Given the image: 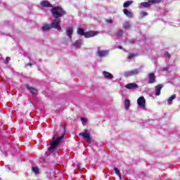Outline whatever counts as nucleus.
<instances>
[{"label": "nucleus", "mask_w": 180, "mask_h": 180, "mask_svg": "<svg viewBox=\"0 0 180 180\" xmlns=\"http://www.w3.org/2000/svg\"><path fill=\"white\" fill-rule=\"evenodd\" d=\"M51 16L55 19H61V18L67 15V13L65 11H64V8L60 6L53 7L51 9Z\"/></svg>", "instance_id": "1"}, {"label": "nucleus", "mask_w": 180, "mask_h": 180, "mask_svg": "<svg viewBox=\"0 0 180 180\" xmlns=\"http://www.w3.org/2000/svg\"><path fill=\"white\" fill-rule=\"evenodd\" d=\"M63 139H64V135L58 137L56 140L50 143V146L48 148V150H49V151L51 150H56V148L61 144V140H63Z\"/></svg>", "instance_id": "2"}, {"label": "nucleus", "mask_w": 180, "mask_h": 180, "mask_svg": "<svg viewBox=\"0 0 180 180\" xmlns=\"http://www.w3.org/2000/svg\"><path fill=\"white\" fill-rule=\"evenodd\" d=\"M140 74V70L134 69L129 71H126L124 72V77H134L136 75H139Z\"/></svg>", "instance_id": "3"}, {"label": "nucleus", "mask_w": 180, "mask_h": 180, "mask_svg": "<svg viewBox=\"0 0 180 180\" xmlns=\"http://www.w3.org/2000/svg\"><path fill=\"white\" fill-rule=\"evenodd\" d=\"M60 23H61V18H55V20L51 23V26L52 29H56V30H60L61 29Z\"/></svg>", "instance_id": "4"}, {"label": "nucleus", "mask_w": 180, "mask_h": 180, "mask_svg": "<svg viewBox=\"0 0 180 180\" xmlns=\"http://www.w3.org/2000/svg\"><path fill=\"white\" fill-rule=\"evenodd\" d=\"M79 136H81L83 137V139H85L86 141L89 144H91V134L88 132H82L79 134Z\"/></svg>", "instance_id": "5"}, {"label": "nucleus", "mask_w": 180, "mask_h": 180, "mask_svg": "<svg viewBox=\"0 0 180 180\" xmlns=\"http://www.w3.org/2000/svg\"><path fill=\"white\" fill-rule=\"evenodd\" d=\"M138 105L141 108H144L146 106V98L143 96H141L137 100Z\"/></svg>", "instance_id": "6"}, {"label": "nucleus", "mask_w": 180, "mask_h": 180, "mask_svg": "<svg viewBox=\"0 0 180 180\" xmlns=\"http://www.w3.org/2000/svg\"><path fill=\"white\" fill-rule=\"evenodd\" d=\"M125 88H127V89H137V88H139V84H136V83H129L125 85Z\"/></svg>", "instance_id": "7"}, {"label": "nucleus", "mask_w": 180, "mask_h": 180, "mask_svg": "<svg viewBox=\"0 0 180 180\" xmlns=\"http://www.w3.org/2000/svg\"><path fill=\"white\" fill-rule=\"evenodd\" d=\"M155 95L156 96H160V95H161V89H162V88H164V84H159L158 86H155Z\"/></svg>", "instance_id": "8"}, {"label": "nucleus", "mask_w": 180, "mask_h": 180, "mask_svg": "<svg viewBox=\"0 0 180 180\" xmlns=\"http://www.w3.org/2000/svg\"><path fill=\"white\" fill-rule=\"evenodd\" d=\"M97 34H98V32H93V31L86 32L84 34V37L86 39H89V37H94L96 36Z\"/></svg>", "instance_id": "9"}, {"label": "nucleus", "mask_w": 180, "mask_h": 180, "mask_svg": "<svg viewBox=\"0 0 180 180\" xmlns=\"http://www.w3.org/2000/svg\"><path fill=\"white\" fill-rule=\"evenodd\" d=\"M40 5L42 8H53V5L49 1H41Z\"/></svg>", "instance_id": "10"}, {"label": "nucleus", "mask_w": 180, "mask_h": 180, "mask_svg": "<svg viewBox=\"0 0 180 180\" xmlns=\"http://www.w3.org/2000/svg\"><path fill=\"white\" fill-rule=\"evenodd\" d=\"M26 87H27V89H28L30 92H31V94H32L33 95H37L39 91L36 88L30 86L29 84H27Z\"/></svg>", "instance_id": "11"}, {"label": "nucleus", "mask_w": 180, "mask_h": 180, "mask_svg": "<svg viewBox=\"0 0 180 180\" xmlns=\"http://www.w3.org/2000/svg\"><path fill=\"white\" fill-rule=\"evenodd\" d=\"M148 84H154L155 82V75L154 73H150L148 75Z\"/></svg>", "instance_id": "12"}, {"label": "nucleus", "mask_w": 180, "mask_h": 180, "mask_svg": "<svg viewBox=\"0 0 180 180\" xmlns=\"http://www.w3.org/2000/svg\"><path fill=\"white\" fill-rule=\"evenodd\" d=\"M51 29H53L51 27V24H44V25L41 27L42 32H47L50 30Z\"/></svg>", "instance_id": "13"}, {"label": "nucleus", "mask_w": 180, "mask_h": 180, "mask_svg": "<svg viewBox=\"0 0 180 180\" xmlns=\"http://www.w3.org/2000/svg\"><path fill=\"white\" fill-rule=\"evenodd\" d=\"M97 54L98 57L102 58V57H106L108 53V51H98Z\"/></svg>", "instance_id": "14"}, {"label": "nucleus", "mask_w": 180, "mask_h": 180, "mask_svg": "<svg viewBox=\"0 0 180 180\" xmlns=\"http://www.w3.org/2000/svg\"><path fill=\"white\" fill-rule=\"evenodd\" d=\"M72 33H74V30L72 29V27H68L66 30V35L68 37H71L72 36Z\"/></svg>", "instance_id": "15"}, {"label": "nucleus", "mask_w": 180, "mask_h": 180, "mask_svg": "<svg viewBox=\"0 0 180 180\" xmlns=\"http://www.w3.org/2000/svg\"><path fill=\"white\" fill-rule=\"evenodd\" d=\"M150 0H148V2H142L140 4L141 8H150L151 6V4H150Z\"/></svg>", "instance_id": "16"}, {"label": "nucleus", "mask_w": 180, "mask_h": 180, "mask_svg": "<svg viewBox=\"0 0 180 180\" xmlns=\"http://www.w3.org/2000/svg\"><path fill=\"white\" fill-rule=\"evenodd\" d=\"M103 75L105 78H109V79H112V78H113V75L110 74L109 72L104 71Z\"/></svg>", "instance_id": "17"}, {"label": "nucleus", "mask_w": 180, "mask_h": 180, "mask_svg": "<svg viewBox=\"0 0 180 180\" xmlns=\"http://www.w3.org/2000/svg\"><path fill=\"white\" fill-rule=\"evenodd\" d=\"M131 27V25H130V22H129L127 21L123 24V29H124L125 30H127L130 29Z\"/></svg>", "instance_id": "18"}, {"label": "nucleus", "mask_w": 180, "mask_h": 180, "mask_svg": "<svg viewBox=\"0 0 180 180\" xmlns=\"http://www.w3.org/2000/svg\"><path fill=\"white\" fill-rule=\"evenodd\" d=\"M123 12L126 16H128V18H131V16H133V13H131V12L129 11V10L126 8L123 10Z\"/></svg>", "instance_id": "19"}, {"label": "nucleus", "mask_w": 180, "mask_h": 180, "mask_svg": "<svg viewBox=\"0 0 180 180\" xmlns=\"http://www.w3.org/2000/svg\"><path fill=\"white\" fill-rule=\"evenodd\" d=\"M175 98H176V95L174 94L171 96L167 100L168 105H172V100L175 99Z\"/></svg>", "instance_id": "20"}, {"label": "nucleus", "mask_w": 180, "mask_h": 180, "mask_svg": "<svg viewBox=\"0 0 180 180\" xmlns=\"http://www.w3.org/2000/svg\"><path fill=\"white\" fill-rule=\"evenodd\" d=\"M130 108V100H125L124 101V109L126 110H128V109Z\"/></svg>", "instance_id": "21"}, {"label": "nucleus", "mask_w": 180, "mask_h": 180, "mask_svg": "<svg viewBox=\"0 0 180 180\" xmlns=\"http://www.w3.org/2000/svg\"><path fill=\"white\" fill-rule=\"evenodd\" d=\"M77 34H79V36H85V32L84 31V29L78 28Z\"/></svg>", "instance_id": "22"}, {"label": "nucleus", "mask_w": 180, "mask_h": 180, "mask_svg": "<svg viewBox=\"0 0 180 180\" xmlns=\"http://www.w3.org/2000/svg\"><path fill=\"white\" fill-rule=\"evenodd\" d=\"M116 37H122L123 36V30H120L115 32Z\"/></svg>", "instance_id": "23"}, {"label": "nucleus", "mask_w": 180, "mask_h": 180, "mask_svg": "<svg viewBox=\"0 0 180 180\" xmlns=\"http://www.w3.org/2000/svg\"><path fill=\"white\" fill-rule=\"evenodd\" d=\"M132 2L133 1H125L123 4L124 8H129L130 5H131Z\"/></svg>", "instance_id": "24"}, {"label": "nucleus", "mask_w": 180, "mask_h": 180, "mask_svg": "<svg viewBox=\"0 0 180 180\" xmlns=\"http://www.w3.org/2000/svg\"><path fill=\"white\" fill-rule=\"evenodd\" d=\"M149 2L150 4H161V2H162V0H149Z\"/></svg>", "instance_id": "25"}, {"label": "nucleus", "mask_w": 180, "mask_h": 180, "mask_svg": "<svg viewBox=\"0 0 180 180\" xmlns=\"http://www.w3.org/2000/svg\"><path fill=\"white\" fill-rule=\"evenodd\" d=\"M136 53H129L128 56V59L130 60L131 58H134V57H136Z\"/></svg>", "instance_id": "26"}, {"label": "nucleus", "mask_w": 180, "mask_h": 180, "mask_svg": "<svg viewBox=\"0 0 180 180\" xmlns=\"http://www.w3.org/2000/svg\"><path fill=\"white\" fill-rule=\"evenodd\" d=\"M164 56H165L167 58H171V54H169V53L168 51H165Z\"/></svg>", "instance_id": "27"}, {"label": "nucleus", "mask_w": 180, "mask_h": 180, "mask_svg": "<svg viewBox=\"0 0 180 180\" xmlns=\"http://www.w3.org/2000/svg\"><path fill=\"white\" fill-rule=\"evenodd\" d=\"M82 42V40L79 39V40H77V41H75V44H76V46H78V47H80Z\"/></svg>", "instance_id": "28"}, {"label": "nucleus", "mask_w": 180, "mask_h": 180, "mask_svg": "<svg viewBox=\"0 0 180 180\" xmlns=\"http://www.w3.org/2000/svg\"><path fill=\"white\" fill-rule=\"evenodd\" d=\"M32 169L33 172H34L35 174H39V168L38 167H32Z\"/></svg>", "instance_id": "29"}, {"label": "nucleus", "mask_w": 180, "mask_h": 180, "mask_svg": "<svg viewBox=\"0 0 180 180\" xmlns=\"http://www.w3.org/2000/svg\"><path fill=\"white\" fill-rule=\"evenodd\" d=\"M114 172L116 175H120V171L119 170V169H117V167L114 168Z\"/></svg>", "instance_id": "30"}, {"label": "nucleus", "mask_w": 180, "mask_h": 180, "mask_svg": "<svg viewBox=\"0 0 180 180\" xmlns=\"http://www.w3.org/2000/svg\"><path fill=\"white\" fill-rule=\"evenodd\" d=\"M81 122H82V123H86V122H88V118L82 117V118H81Z\"/></svg>", "instance_id": "31"}, {"label": "nucleus", "mask_w": 180, "mask_h": 180, "mask_svg": "<svg viewBox=\"0 0 180 180\" xmlns=\"http://www.w3.org/2000/svg\"><path fill=\"white\" fill-rule=\"evenodd\" d=\"M10 61H11V57L7 56V57L6 58V65L9 64V62H10Z\"/></svg>", "instance_id": "32"}, {"label": "nucleus", "mask_w": 180, "mask_h": 180, "mask_svg": "<svg viewBox=\"0 0 180 180\" xmlns=\"http://www.w3.org/2000/svg\"><path fill=\"white\" fill-rule=\"evenodd\" d=\"M141 15L143 17H144V16H147L148 13H147V12H146V11H141Z\"/></svg>", "instance_id": "33"}, {"label": "nucleus", "mask_w": 180, "mask_h": 180, "mask_svg": "<svg viewBox=\"0 0 180 180\" xmlns=\"http://www.w3.org/2000/svg\"><path fill=\"white\" fill-rule=\"evenodd\" d=\"M107 23H113V20L112 19L106 20Z\"/></svg>", "instance_id": "34"}, {"label": "nucleus", "mask_w": 180, "mask_h": 180, "mask_svg": "<svg viewBox=\"0 0 180 180\" xmlns=\"http://www.w3.org/2000/svg\"><path fill=\"white\" fill-rule=\"evenodd\" d=\"M120 180H122V174H120V175H117Z\"/></svg>", "instance_id": "35"}, {"label": "nucleus", "mask_w": 180, "mask_h": 180, "mask_svg": "<svg viewBox=\"0 0 180 180\" xmlns=\"http://www.w3.org/2000/svg\"><path fill=\"white\" fill-rule=\"evenodd\" d=\"M27 65H30V67H32V64L31 63H29Z\"/></svg>", "instance_id": "36"}, {"label": "nucleus", "mask_w": 180, "mask_h": 180, "mask_svg": "<svg viewBox=\"0 0 180 180\" xmlns=\"http://www.w3.org/2000/svg\"><path fill=\"white\" fill-rule=\"evenodd\" d=\"M163 70H164V71H167L168 70V69H167V68H164Z\"/></svg>", "instance_id": "37"}, {"label": "nucleus", "mask_w": 180, "mask_h": 180, "mask_svg": "<svg viewBox=\"0 0 180 180\" xmlns=\"http://www.w3.org/2000/svg\"><path fill=\"white\" fill-rule=\"evenodd\" d=\"M77 167H78V168H81V165H77Z\"/></svg>", "instance_id": "38"}]
</instances>
